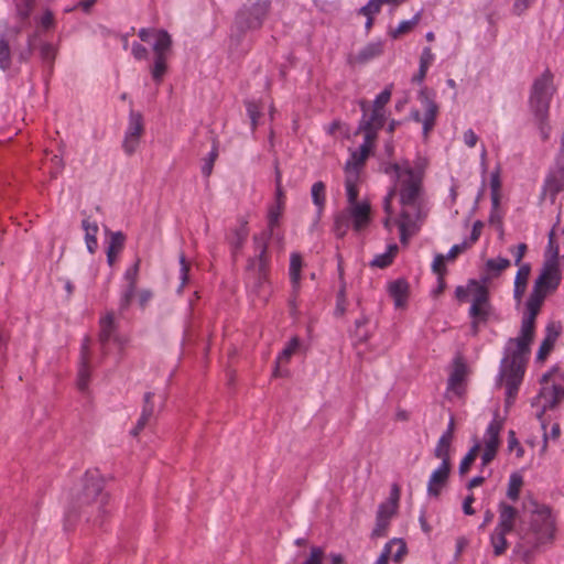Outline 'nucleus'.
Returning <instances> with one entry per match:
<instances>
[{
    "mask_svg": "<svg viewBox=\"0 0 564 564\" xmlns=\"http://www.w3.org/2000/svg\"><path fill=\"white\" fill-rule=\"evenodd\" d=\"M143 132L144 122L142 113L139 111L130 110L128 127L124 132V139L122 142V148L127 155H132L137 151Z\"/></svg>",
    "mask_w": 564,
    "mask_h": 564,
    "instance_id": "f8f14e48",
    "label": "nucleus"
},
{
    "mask_svg": "<svg viewBox=\"0 0 564 564\" xmlns=\"http://www.w3.org/2000/svg\"><path fill=\"white\" fill-rule=\"evenodd\" d=\"M270 9V0H258L251 4H242L235 14L231 35L240 41L247 32L261 29Z\"/></svg>",
    "mask_w": 564,
    "mask_h": 564,
    "instance_id": "7ed1b4c3",
    "label": "nucleus"
},
{
    "mask_svg": "<svg viewBox=\"0 0 564 564\" xmlns=\"http://www.w3.org/2000/svg\"><path fill=\"white\" fill-rule=\"evenodd\" d=\"M82 228L85 230V240L87 250L90 253H95L98 248L97 234L98 225L96 221H90L89 218H85L82 221Z\"/></svg>",
    "mask_w": 564,
    "mask_h": 564,
    "instance_id": "7c9ffc66",
    "label": "nucleus"
},
{
    "mask_svg": "<svg viewBox=\"0 0 564 564\" xmlns=\"http://www.w3.org/2000/svg\"><path fill=\"white\" fill-rule=\"evenodd\" d=\"M256 274L257 284L260 286L268 281L270 263L257 261L256 269L251 270Z\"/></svg>",
    "mask_w": 564,
    "mask_h": 564,
    "instance_id": "6e6d98bb",
    "label": "nucleus"
},
{
    "mask_svg": "<svg viewBox=\"0 0 564 564\" xmlns=\"http://www.w3.org/2000/svg\"><path fill=\"white\" fill-rule=\"evenodd\" d=\"M397 251H398V246L397 245H390L386 252L377 254L371 260L370 265L371 267H376V268H380V269H384V268L389 267L392 263L393 258H394Z\"/></svg>",
    "mask_w": 564,
    "mask_h": 564,
    "instance_id": "e433bc0d",
    "label": "nucleus"
},
{
    "mask_svg": "<svg viewBox=\"0 0 564 564\" xmlns=\"http://www.w3.org/2000/svg\"><path fill=\"white\" fill-rule=\"evenodd\" d=\"M131 54L137 61L148 59L149 51L148 48L140 44L139 42H133L131 46Z\"/></svg>",
    "mask_w": 564,
    "mask_h": 564,
    "instance_id": "338daca9",
    "label": "nucleus"
},
{
    "mask_svg": "<svg viewBox=\"0 0 564 564\" xmlns=\"http://www.w3.org/2000/svg\"><path fill=\"white\" fill-rule=\"evenodd\" d=\"M535 332V318L532 316H523L521 322L520 336L533 340Z\"/></svg>",
    "mask_w": 564,
    "mask_h": 564,
    "instance_id": "603ef678",
    "label": "nucleus"
},
{
    "mask_svg": "<svg viewBox=\"0 0 564 564\" xmlns=\"http://www.w3.org/2000/svg\"><path fill=\"white\" fill-rule=\"evenodd\" d=\"M421 11L415 13L412 19L401 21L398 28L390 32L392 39H398L400 35L410 32L421 20Z\"/></svg>",
    "mask_w": 564,
    "mask_h": 564,
    "instance_id": "79ce46f5",
    "label": "nucleus"
},
{
    "mask_svg": "<svg viewBox=\"0 0 564 564\" xmlns=\"http://www.w3.org/2000/svg\"><path fill=\"white\" fill-rule=\"evenodd\" d=\"M126 236L122 231L110 232V239L107 250L110 252L120 253L124 247Z\"/></svg>",
    "mask_w": 564,
    "mask_h": 564,
    "instance_id": "8fccbe9b",
    "label": "nucleus"
},
{
    "mask_svg": "<svg viewBox=\"0 0 564 564\" xmlns=\"http://www.w3.org/2000/svg\"><path fill=\"white\" fill-rule=\"evenodd\" d=\"M137 288L132 285H124L120 293L118 303V311L122 315L130 307L132 300L135 296Z\"/></svg>",
    "mask_w": 564,
    "mask_h": 564,
    "instance_id": "a19ab883",
    "label": "nucleus"
},
{
    "mask_svg": "<svg viewBox=\"0 0 564 564\" xmlns=\"http://www.w3.org/2000/svg\"><path fill=\"white\" fill-rule=\"evenodd\" d=\"M471 286V305L468 310L470 318L469 335L478 336L480 327L487 325L494 313L488 288L475 279L469 280Z\"/></svg>",
    "mask_w": 564,
    "mask_h": 564,
    "instance_id": "39448f33",
    "label": "nucleus"
},
{
    "mask_svg": "<svg viewBox=\"0 0 564 564\" xmlns=\"http://www.w3.org/2000/svg\"><path fill=\"white\" fill-rule=\"evenodd\" d=\"M538 130L540 132L542 141H547L551 135L552 127L550 124V115H544L541 117H533Z\"/></svg>",
    "mask_w": 564,
    "mask_h": 564,
    "instance_id": "09e8293b",
    "label": "nucleus"
},
{
    "mask_svg": "<svg viewBox=\"0 0 564 564\" xmlns=\"http://www.w3.org/2000/svg\"><path fill=\"white\" fill-rule=\"evenodd\" d=\"M102 479L98 470L86 471L80 491L73 499L67 512L66 521L73 522L75 519L85 516L86 521L102 528L108 510L106 508L109 497L104 492Z\"/></svg>",
    "mask_w": 564,
    "mask_h": 564,
    "instance_id": "f257e3e1",
    "label": "nucleus"
},
{
    "mask_svg": "<svg viewBox=\"0 0 564 564\" xmlns=\"http://www.w3.org/2000/svg\"><path fill=\"white\" fill-rule=\"evenodd\" d=\"M302 267L303 260L301 254L297 252H292L290 256L289 275L294 292L300 290Z\"/></svg>",
    "mask_w": 564,
    "mask_h": 564,
    "instance_id": "cd10ccee",
    "label": "nucleus"
},
{
    "mask_svg": "<svg viewBox=\"0 0 564 564\" xmlns=\"http://www.w3.org/2000/svg\"><path fill=\"white\" fill-rule=\"evenodd\" d=\"M435 96L436 94L433 89L423 86L419 91L417 99L424 109V115L422 117L419 110H412L410 113L413 121L422 123V132L425 138L429 137L430 132L434 129L440 112Z\"/></svg>",
    "mask_w": 564,
    "mask_h": 564,
    "instance_id": "6e6552de",
    "label": "nucleus"
},
{
    "mask_svg": "<svg viewBox=\"0 0 564 564\" xmlns=\"http://www.w3.org/2000/svg\"><path fill=\"white\" fill-rule=\"evenodd\" d=\"M539 398H543L544 403L536 417L541 421V425L545 430L546 424L543 420V415L547 410L555 409L561 400L564 399V388L560 384H553L551 388H543L539 393Z\"/></svg>",
    "mask_w": 564,
    "mask_h": 564,
    "instance_id": "2eb2a0df",
    "label": "nucleus"
},
{
    "mask_svg": "<svg viewBox=\"0 0 564 564\" xmlns=\"http://www.w3.org/2000/svg\"><path fill=\"white\" fill-rule=\"evenodd\" d=\"M451 463L446 459L432 473L427 482V494L431 497H438L442 488L446 485L451 473Z\"/></svg>",
    "mask_w": 564,
    "mask_h": 564,
    "instance_id": "f3484780",
    "label": "nucleus"
},
{
    "mask_svg": "<svg viewBox=\"0 0 564 564\" xmlns=\"http://www.w3.org/2000/svg\"><path fill=\"white\" fill-rule=\"evenodd\" d=\"M39 23H40V26L45 31L55 29L56 21H55L53 12L50 9H46L44 11V13L42 14Z\"/></svg>",
    "mask_w": 564,
    "mask_h": 564,
    "instance_id": "e2e57ef3",
    "label": "nucleus"
},
{
    "mask_svg": "<svg viewBox=\"0 0 564 564\" xmlns=\"http://www.w3.org/2000/svg\"><path fill=\"white\" fill-rule=\"evenodd\" d=\"M347 209L351 218V228L354 231L360 232L369 226L371 220V207L369 202L364 200L360 204L349 205Z\"/></svg>",
    "mask_w": 564,
    "mask_h": 564,
    "instance_id": "dca6fc26",
    "label": "nucleus"
},
{
    "mask_svg": "<svg viewBox=\"0 0 564 564\" xmlns=\"http://www.w3.org/2000/svg\"><path fill=\"white\" fill-rule=\"evenodd\" d=\"M534 510L532 511V520L530 530L522 540L530 544L532 549L552 542L555 533V521L552 516L551 508L546 505H539L533 501Z\"/></svg>",
    "mask_w": 564,
    "mask_h": 564,
    "instance_id": "20e7f679",
    "label": "nucleus"
},
{
    "mask_svg": "<svg viewBox=\"0 0 564 564\" xmlns=\"http://www.w3.org/2000/svg\"><path fill=\"white\" fill-rule=\"evenodd\" d=\"M507 359H502L500 364V370H499V381L505 380L506 382V400L505 404L506 408L511 406L519 392V388L522 383L524 370L520 367L508 368L506 366Z\"/></svg>",
    "mask_w": 564,
    "mask_h": 564,
    "instance_id": "9b49d317",
    "label": "nucleus"
},
{
    "mask_svg": "<svg viewBox=\"0 0 564 564\" xmlns=\"http://www.w3.org/2000/svg\"><path fill=\"white\" fill-rule=\"evenodd\" d=\"M11 67V50L6 34V28L0 25V69L8 70Z\"/></svg>",
    "mask_w": 564,
    "mask_h": 564,
    "instance_id": "72a5a7b5",
    "label": "nucleus"
},
{
    "mask_svg": "<svg viewBox=\"0 0 564 564\" xmlns=\"http://www.w3.org/2000/svg\"><path fill=\"white\" fill-rule=\"evenodd\" d=\"M153 392H145L143 397V406H142V415H145L150 419L153 417L154 414V403H153Z\"/></svg>",
    "mask_w": 564,
    "mask_h": 564,
    "instance_id": "0e129e2a",
    "label": "nucleus"
},
{
    "mask_svg": "<svg viewBox=\"0 0 564 564\" xmlns=\"http://www.w3.org/2000/svg\"><path fill=\"white\" fill-rule=\"evenodd\" d=\"M390 524V521L381 514H377L376 517V527L372 530V536L379 538L386 535V531Z\"/></svg>",
    "mask_w": 564,
    "mask_h": 564,
    "instance_id": "680f3d73",
    "label": "nucleus"
},
{
    "mask_svg": "<svg viewBox=\"0 0 564 564\" xmlns=\"http://www.w3.org/2000/svg\"><path fill=\"white\" fill-rule=\"evenodd\" d=\"M324 560V550L319 546H313L311 549L310 556L303 562V564H322Z\"/></svg>",
    "mask_w": 564,
    "mask_h": 564,
    "instance_id": "69168bd1",
    "label": "nucleus"
},
{
    "mask_svg": "<svg viewBox=\"0 0 564 564\" xmlns=\"http://www.w3.org/2000/svg\"><path fill=\"white\" fill-rule=\"evenodd\" d=\"M247 115L250 119L251 130L254 131L258 127V120L261 116L260 108L254 101H246Z\"/></svg>",
    "mask_w": 564,
    "mask_h": 564,
    "instance_id": "4d7b16f0",
    "label": "nucleus"
},
{
    "mask_svg": "<svg viewBox=\"0 0 564 564\" xmlns=\"http://www.w3.org/2000/svg\"><path fill=\"white\" fill-rule=\"evenodd\" d=\"M249 235L248 221L243 218L240 219V225L235 228L231 235L228 237V242L231 248L232 256L236 254L242 249L247 237Z\"/></svg>",
    "mask_w": 564,
    "mask_h": 564,
    "instance_id": "393cba45",
    "label": "nucleus"
},
{
    "mask_svg": "<svg viewBox=\"0 0 564 564\" xmlns=\"http://www.w3.org/2000/svg\"><path fill=\"white\" fill-rule=\"evenodd\" d=\"M173 40L169 32H160V39L154 41L152 45L153 62L149 66V70L153 82L156 85L163 83L164 76L167 73V59L172 51Z\"/></svg>",
    "mask_w": 564,
    "mask_h": 564,
    "instance_id": "0eeeda50",
    "label": "nucleus"
},
{
    "mask_svg": "<svg viewBox=\"0 0 564 564\" xmlns=\"http://www.w3.org/2000/svg\"><path fill=\"white\" fill-rule=\"evenodd\" d=\"M562 276L558 268V251L555 248L553 256L545 260L540 275L535 279V282L542 285L546 291H555Z\"/></svg>",
    "mask_w": 564,
    "mask_h": 564,
    "instance_id": "ddd939ff",
    "label": "nucleus"
},
{
    "mask_svg": "<svg viewBox=\"0 0 564 564\" xmlns=\"http://www.w3.org/2000/svg\"><path fill=\"white\" fill-rule=\"evenodd\" d=\"M561 334V326L555 323H550L545 328V337L542 340L536 352V360L543 361L546 356L552 351L556 339Z\"/></svg>",
    "mask_w": 564,
    "mask_h": 564,
    "instance_id": "5701e85b",
    "label": "nucleus"
},
{
    "mask_svg": "<svg viewBox=\"0 0 564 564\" xmlns=\"http://www.w3.org/2000/svg\"><path fill=\"white\" fill-rule=\"evenodd\" d=\"M434 61V54L430 47H424L420 56V66L417 73L413 76L412 82L422 84L426 77L429 67Z\"/></svg>",
    "mask_w": 564,
    "mask_h": 564,
    "instance_id": "2f4dec72",
    "label": "nucleus"
},
{
    "mask_svg": "<svg viewBox=\"0 0 564 564\" xmlns=\"http://www.w3.org/2000/svg\"><path fill=\"white\" fill-rule=\"evenodd\" d=\"M89 338L85 337L82 343L80 348V364L78 369V379L77 387L80 391H85L88 388L89 379H90V370H89Z\"/></svg>",
    "mask_w": 564,
    "mask_h": 564,
    "instance_id": "412c9836",
    "label": "nucleus"
},
{
    "mask_svg": "<svg viewBox=\"0 0 564 564\" xmlns=\"http://www.w3.org/2000/svg\"><path fill=\"white\" fill-rule=\"evenodd\" d=\"M391 95L392 88L391 86H388L376 96L371 107L370 117L360 118L358 122V130H368L377 134L379 133L387 121L386 105L390 101Z\"/></svg>",
    "mask_w": 564,
    "mask_h": 564,
    "instance_id": "1a4fd4ad",
    "label": "nucleus"
},
{
    "mask_svg": "<svg viewBox=\"0 0 564 564\" xmlns=\"http://www.w3.org/2000/svg\"><path fill=\"white\" fill-rule=\"evenodd\" d=\"M510 344H516V349L511 351L510 356H506L502 359H507L506 366L508 368L520 367L525 371V362L528 359V356L530 355V345L532 340L517 337V338H510Z\"/></svg>",
    "mask_w": 564,
    "mask_h": 564,
    "instance_id": "4468645a",
    "label": "nucleus"
},
{
    "mask_svg": "<svg viewBox=\"0 0 564 564\" xmlns=\"http://www.w3.org/2000/svg\"><path fill=\"white\" fill-rule=\"evenodd\" d=\"M350 227H351V218H350L349 212L346 207L335 214L333 231L338 239H343L347 235Z\"/></svg>",
    "mask_w": 564,
    "mask_h": 564,
    "instance_id": "bb28decb",
    "label": "nucleus"
},
{
    "mask_svg": "<svg viewBox=\"0 0 564 564\" xmlns=\"http://www.w3.org/2000/svg\"><path fill=\"white\" fill-rule=\"evenodd\" d=\"M160 32H167L164 29L142 28L138 32V36L142 42H149L152 37L156 41L160 39Z\"/></svg>",
    "mask_w": 564,
    "mask_h": 564,
    "instance_id": "052dcab7",
    "label": "nucleus"
},
{
    "mask_svg": "<svg viewBox=\"0 0 564 564\" xmlns=\"http://www.w3.org/2000/svg\"><path fill=\"white\" fill-rule=\"evenodd\" d=\"M510 267V260L507 258L498 257L495 259H488L486 262V269L489 272H495V275L500 274L501 271Z\"/></svg>",
    "mask_w": 564,
    "mask_h": 564,
    "instance_id": "3c124183",
    "label": "nucleus"
},
{
    "mask_svg": "<svg viewBox=\"0 0 564 564\" xmlns=\"http://www.w3.org/2000/svg\"><path fill=\"white\" fill-rule=\"evenodd\" d=\"M395 542L397 539H393L384 545L380 556L377 558L375 564H388L390 555L392 553V547H394Z\"/></svg>",
    "mask_w": 564,
    "mask_h": 564,
    "instance_id": "774afa93",
    "label": "nucleus"
},
{
    "mask_svg": "<svg viewBox=\"0 0 564 564\" xmlns=\"http://www.w3.org/2000/svg\"><path fill=\"white\" fill-rule=\"evenodd\" d=\"M564 189V175L558 173H550L546 175L542 192L541 199L549 197L551 204L555 203L556 196Z\"/></svg>",
    "mask_w": 564,
    "mask_h": 564,
    "instance_id": "4be33fe9",
    "label": "nucleus"
},
{
    "mask_svg": "<svg viewBox=\"0 0 564 564\" xmlns=\"http://www.w3.org/2000/svg\"><path fill=\"white\" fill-rule=\"evenodd\" d=\"M479 449H480V445H479V443H476L468 451V453L464 456V458L462 459V462L459 464V468H458L459 475L464 476L469 470L470 466L473 465V463L475 462V459L477 457Z\"/></svg>",
    "mask_w": 564,
    "mask_h": 564,
    "instance_id": "49530a36",
    "label": "nucleus"
},
{
    "mask_svg": "<svg viewBox=\"0 0 564 564\" xmlns=\"http://www.w3.org/2000/svg\"><path fill=\"white\" fill-rule=\"evenodd\" d=\"M553 80L554 75L549 68L533 80L528 100L533 117L550 115L551 101L556 91Z\"/></svg>",
    "mask_w": 564,
    "mask_h": 564,
    "instance_id": "423d86ee",
    "label": "nucleus"
},
{
    "mask_svg": "<svg viewBox=\"0 0 564 564\" xmlns=\"http://www.w3.org/2000/svg\"><path fill=\"white\" fill-rule=\"evenodd\" d=\"M502 429V422L494 419L487 426L485 432V447L498 451L500 445V431Z\"/></svg>",
    "mask_w": 564,
    "mask_h": 564,
    "instance_id": "c85d7f7f",
    "label": "nucleus"
},
{
    "mask_svg": "<svg viewBox=\"0 0 564 564\" xmlns=\"http://www.w3.org/2000/svg\"><path fill=\"white\" fill-rule=\"evenodd\" d=\"M217 158H218V142L216 140H214L212 150L209 151L208 155L204 159V162L202 165V174L205 177L210 176L213 169H214L215 161L217 160Z\"/></svg>",
    "mask_w": 564,
    "mask_h": 564,
    "instance_id": "c03bdc74",
    "label": "nucleus"
},
{
    "mask_svg": "<svg viewBox=\"0 0 564 564\" xmlns=\"http://www.w3.org/2000/svg\"><path fill=\"white\" fill-rule=\"evenodd\" d=\"M115 332V314L113 312H109L105 317L100 319L99 341L104 355L107 354V345L111 340V338H113V340L119 345V347L122 348V341L120 340V338L113 337Z\"/></svg>",
    "mask_w": 564,
    "mask_h": 564,
    "instance_id": "6ab92c4d",
    "label": "nucleus"
},
{
    "mask_svg": "<svg viewBox=\"0 0 564 564\" xmlns=\"http://www.w3.org/2000/svg\"><path fill=\"white\" fill-rule=\"evenodd\" d=\"M284 207L280 205H271L268 210V226L267 230L275 232V228L279 226L280 217Z\"/></svg>",
    "mask_w": 564,
    "mask_h": 564,
    "instance_id": "de8ad7c7",
    "label": "nucleus"
},
{
    "mask_svg": "<svg viewBox=\"0 0 564 564\" xmlns=\"http://www.w3.org/2000/svg\"><path fill=\"white\" fill-rule=\"evenodd\" d=\"M530 270H531V268L529 264H522L517 272V275L514 279L513 297L518 302L521 301V299L525 292L528 279L530 275Z\"/></svg>",
    "mask_w": 564,
    "mask_h": 564,
    "instance_id": "c756f323",
    "label": "nucleus"
},
{
    "mask_svg": "<svg viewBox=\"0 0 564 564\" xmlns=\"http://www.w3.org/2000/svg\"><path fill=\"white\" fill-rule=\"evenodd\" d=\"M451 444H452V442H449L446 438L441 436L436 444V447L434 449V456L436 458H441L442 462H444V459H446L447 463H451V457H449Z\"/></svg>",
    "mask_w": 564,
    "mask_h": 564,
    "instance_id": "864d4df0",
    "label": "nucleus"
},
{
    "mask_svg": "<svg viewBox=\"0 0 564 564\" xmlns=\"http://www.w3.org/2000/svg\"><path fill=\"white\" fill-rule=\"evenodd\" d=\"M523 485V477L519 473H512L509 477L507 497L511 501H517Z\"/></svg>",
    "mask_w": 564,
    "mask_h": 564,
    "instance_id": "ea45409f",
    "label": "nucleus"
},
{
    "mask_svg": "<svg viewBox=\"0 0 564 564\" xmlns=\"http://www.w3.org/2000/svg\"><path fill=\"white\" fill-rule=\"evenodd\" d=\"M498 513L497 530L512 532L516 527V520L519 517V510L502 500L498 503Z\"/></svg>",
    "mask_w": 564,
    "mask_h": 564,
    "instance_id": "aec40b11",
    "label": "nucleus"
},
{
    "mask_svg": "<svg viewBox=\"0 0 564 564\" xmlns=\"http://www.w3.org/2000/svg\"><path fill=\"white\" fill-rule=\"evenodd\" d=\"M395 500L393 503L382 502L378 507L377 514H381L383 518L386 517L387 520H391L392 516L395 513L398 508V501H399V489L395 488Z\"/></svg>",
    "mask_w": 564,
    "mask_h": 564,
    "instance_id": "5fc2aeb1",
    "label": "nucleus"
},
{
    "mask_svg": "<svg viewBox=\"0 0 564 564\" xmlns=\"http://www.w3.org/2000/svg\"><path fill=\"white\" fill-rule=\"evenodd\" d=\"M501 187L500 171L497 169L490 175V188H491V205L495 208H499L500 195L499 191Z\"/></svg>",
    "mask_w": 564,
    "mask_h": 564,
    "instance_id": "37998d69",
    "label": "nucleus"
},
{
    "mask_svg": "<svg viewBox=\"0 0 564 564\" xmlns=\"http://www.w3.org/2000/svg\"><path fill=\"white\" fill-rule=\"evenodd\" d=\"M390 296L394 301L395 307H403L409 296V283L404 279H398L389 284L388 288Z\"/></svg>",
    "mask_w": 564,
    "mask_h": 564,
    "instance_id": "a878e982",
    "label": "nucleus"
},
{
    "mask_svg": "<svg viewBox=\"0 0 564 564\" xmlns=\"http://www.w3.org/2000/svg\"><path fill=\"white\" fill-rule=\"evenodd\" d=\"M466 372V365L462 360L456 359L454 369L448 378L447 389L454 391L457 395L463 394V383L465 381Z\"/></svg>",
    "mask_w": 564,
    "mask_h": 564,
    "instance_id": "b1692460",
    "label": "nucleus"
},
{
    "mask_svg": "<svg viewBox=\"0 0 564 564\" xmlns=\"http://www.w3.org/2000/svg\"><path fill=\"white\" fill-rule=\"evenodd\" d=\"M300 345H301V340L296 336L292 337L286 343L285 347L281 350V352L278 355V357L275 359L274 370H273L274 377H286L289 375V370L283 369L282 366L290 362L291 357L299 349Z\"/></svg>",
    "mask_w": 564,
    "mask_h": 564,
    "instance_id": "a211bd4d",
    "label": "nucleus"
},
{
    "mask_svg": "<svg viewBox=\"0 0 564 564\" xmlns=\"http://www.w3.org/2000/svg\"><path fill=\"white\" fill-rule=\"evenodd\" d=\"M311 196L313 204L316 206L317 209V217L319 218L325 205H326V185L322 181H317L312 185L311 188Z\"/></svg>",
    "mask_w": 564,
    "mask_h": 564,
    "instance_id": "473e14b6",
    "label": "nucleus"
},
{
    "mask_svg": "<svg viewBox=\"0 0 564 564\" xmlns=\"http://www.w3.org/2000/svg\"><path fill=\"white\" fill-rule=\"evenodd\" d=\"M139 267H140V261L137 260V262L133 265H131L130 268H128L126 270V272L123 274V279L127 282L126 285H132V286L137 288Z\"/></svg>",
    "mask_w": 564,
    "mask_h": 564,
    "instance_id": "bf43d9fd",
    "label": "nucleus"
},
{
    "mask_svg": "<svg viewBox=\"0 0 564 564\" xmlns=\"http://www.w3.org/2000/svg\"><path fill=\"white\" fill-rule=\"evenodd\" d=\"M400 217H401V220L399 221L398 226H399V230H400V238H401V241L403 242L405 240V234H406L408 226L413 224V217L406 209H403L401 212Z\"/></svg>",
    "mask_w": 564,
    "mask_h": 564,
    "instance_id": "13d9d810",
    "label": "nucleus"
},
{
    "mask_svg": "<svg viewBox=\"0 0 564 564\" xmlns=\"http://www.w3.org/2000/svg\"><path fill=\"white\" fill-rule=\"evenodd\" d=\"M40 56L48 67L50 73L53 70V64L56 56V50L55 47L47 42H44L40 46Z\"/></svg>",
    "mask_w": 564,
    "mask_h": 564,
    "instance_id": "a18cd8bd",
    "label": "nucleus"
},
{
    "mask_svg": "<svg viewBox=\"0 0 564 564\" xmlns=\"http://www.w3.org/2000/svg\"><path fill=\"white\" fill-rule=\"evenodd\" d=\"M358 181H359L358 173L347 174V176H346L345 188H346L348 206L361 203L358 200V195H359Z\"/></svg>",
    "mask_w": 564,
    "mask_h": 564,
    "instance_id": "f704fd0d",
    "label": "nucleus"
},
{
    "mask_svg": "<svg viewBox=\"0 0 564 564\" xmlns=\"http://www.w3.org/2000/svg\"><path fill=\"white\" fill-rule=\"evenodd\" d=\"M381 169L391 177L393 185L399 184L400 204L403 207L414 206L422 191L424 163H417L413 169L404 160L401 163H383Z\"/></svg>",
    "mask_w": 564,
    "mask_h": 564,
    "instance_id": "f03ea898",
    "label": "nucleus"
},
{
    "mask_svg": "<svg viewBox=\"0 0 564 564\" xmlns=\"http://www.w3.org/2000/svg\"><path fill=\"white\" fill-rule=\"evenodd\" d=\"M356 134H364V142L359 149L355 150L350 154V159L346 162L345 171L347 174L360 173V169L365 165L366 160L370 155L375 142L378 138L377 133L368 130H356Z\"/></svg>",
    "mask_w": 564,
    "mask_h": 564,
    "instance_id": "9d476101",
    "label": "nucleus"
},
{
    "mask_svg": "<svg viewBox=\"0 0 564 564\" xmlns=\"http://www.w3.org/2000/svg\"><path fill=\"white\" fill-rule=\"evenodd\" d=\"M381 54H382V44L381 43H369L359 51L356 58L359 63L364 64Z\"/></svg>",
    "mask_w": 564,
    "mask_h": 564,
    "instance_id": "58836bf2",
    "label": "nucleus"
},
{
    "mask_svg": "<svg viewBox=\"0 0 564 564\" xmlns=\"http://www.w3.org/2000/svg\"><path fill=\"white\" fill-rule=\"evenodd\" d=\"M510 533L509 531L497 530L495 529L494 533L490 536V542L494 547V554L496 556H500L503 554L508 547V542L506 535Z\"/></svg>",
    "mask_w": 564,
    "mask_h": 564,
    "instance_id": "4c0bfd02",
    "label": "nucleus"
},
{
    "mask_svg": "<svg viewBox=\"0 0 564 564\" xmlns=\"http://www.w3.org/2000/svg\"><path fill=\"white\" fill-rule=\"evenodd\" d=\"M276 238V240L280 242L282 241L283 237L281 235H278L275 232H272L270 230H263L259 235L253 236V246L256 251H261L262 253L264 250H268L269 242L271 239Z\"/></svg>",
    "mask_w": 564,
    "mask_h": 564,
    "instance_id": "c9c22d12",
    "label": "nucleus"
}]
</instances>
